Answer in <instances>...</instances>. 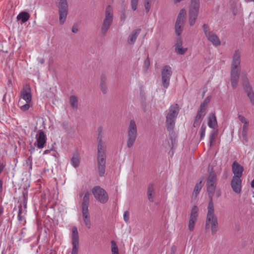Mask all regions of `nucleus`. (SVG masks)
Masks as SVG:
<instances>
[{
  "label": "nucleus",
  "mask_w": 254,
  "mask_h": 254,
  "mask_svg": "<svg viewBox=\"0 0 254 254\" xmlns=\"http://www.w3.org/2000/svg\"><path fill=\"white\" fill-rule=\"evenodd\" d=\"M138 1L139 0H130L131 7L132 10H136Z\"/></svg>",
  "instance_id": "a19ab883"
},
{
  "label": "nucleus",
  "mask_w": 254,
  "mask_h": 254,
  "mask_svg": "<svg viewBox=\"0 0 254 254\" xmlns=\"http://www.w3.org/2000/svg\"><path fill=\"white\" fill-rule=\"evenodd\" d=\"M70 162L72 166L77 168L79 167L80 163V157L79 153L77 152L74 153L70 159Z\"/></svg>",
  "instance_id": "5701e85b"
},
{
  "label": "nucleus",
  "mask_w": 254,
  "mask_h": 254,
  "mask_svg": "<svg viewBox=\"0 0 254 254\" xmlns=\"http://www.w3.org/2000/svg\"><path fill=\"white\" fill-rule=\"evenodd\" d=\"M111 250L112 254H119L118 247L114 241H111Z\"/></svg>",
  "instance_id": "f704fd0d"
},
{
  "label": "nucleus",
  "mask_w": 254,
  "mask_h": 254,
  "mask_svg": "<svg viewBox=\"0 0 254 254\" xmlns=\"http://www.w3.org/2000/svg\"><path fill=\"white\" fill-rule=\"evenodd\" d=\"M30 103L26 102V103L24 104L22 101L19 100L18 106L22 111H26L30 108Z\"/></svg>",
  "instance_id": "2f4dec72"
},
{
  "label": "nucleus",
  "mask_w": 254,
  "mask_h": 254,
  "mask_svg": "<svg viewBox=\"0 0 254 254\" xmlns=\"http://www.w3.org/2000/svg\"><path fill=\"white\" fill-rule=\"evenodd\" d=\"M147 193H154V185L153 184H150L148 185Z\"/></svg>",
  "instance_id": "37998d69"
},
{
  "label": "nucleus",
  "mask_w": 254,
  "mask_h": 254,
  "mask_svg": "<svg viewBox=\"0 0 254 254\" xmlns=\"http://www.w3.org/2000/svg\"><path fill=\"white\" fill-rule=\"evenodd\" d=\"M249 129V126H243L242 127V136L243 138V143L245 145H247L248 142V130Z\"/></svg>",
  "instance_id": "c85d7f7f"
},
{
  "label": "nucleus",
  "mask_w": 254,
  "mask_h": 254,
  "mask_svg": "<svg viewBox=\"0 0 254 254\" xmlns=\"http://www.w3.org/2000/svg\"><path fill=\"white\" fill-rule=\"evenodd\" d=\"M141 32L140 28H137L133 30L131 33L129 35L127 38V43L129 45H133L136 40Z\"/></svg>",
  "instance_id": "4be33fe9"
},
{
  "label": "nucleus",
  "mask_w": 254,
  "mask_h": 254,
  "mask_svg": "<svg viewBox=\"0 0 254 254\" xmlns=\"http://www.w3.org/2000/svg\"><path fill=\"white\" fill-rule=\"evenodd\" d=\"M216 173L213 171L210 172L207 179L206 187L209 201L212 202H213V197L216 189Z\"/></svg>",
  "instance_id": "0eeeda50"
},
{
  "label": "nucleus",
  "mask_w": 254,
  "mask_h": 254,
  "mask_svg": "<svg viewBox=\"0 0 254 254\" xmlns=\"http://www.w3.org/2000/svg\"><path fill=\"white\" fill-rule=\"evenodd\" d=\"M70 104L72 108L76 109L78 106L77 98L74 95L70 97Z\"/></svg>",
  "instance_id": "473e14b6"
},
{
  "label": "nucleus",
  "mask_w": 254,
  "mask_h": 254,
  "mask_svg": "<svg viewBox=\"0 0 254 254\" xmlns=\"http://www.w3.org/2000/svg\"><path fill=\"white\" fill-rule=\"evenodd\" d=\"M2 181L0 180V192L2 191Z\"/></svg>",
  "instance_id": "4d7b16f0"
},
{
  "label": "nucleus",
  "mask_w": 254,
  "mask_h": 254,
  "mask_svg": "<svg viewBox=\"0 0 254 254\" xmlns=\"http://www.w3.org/2000/svg\"><path fill=\"white\" fill-rule=\"evenodd\" d=\"M180 111L178 104L171 105L166 114V126L168 131H173Z\"/></svg>",
  "instance_id": "20e7f679"
},
{
  "label": "nucleus",
  "mask_w": 254,
  "mask_h": 254,
  "mask_svg": "<svg viewBox=\"0 0 254 254\" xmlns=\"http://www.w3.org/2000/svg\"><path fill=\"white\" fill-rule=\"evenodd\" d=\"M232 170L234 174V176L236 178H241L243 175L244 168L240 165L237 161H234L232 165Z\"/></svg>",
  "instance_id": "a211bd4d"
},
{
  "label": "nucleus",
  "mask_w": 254,
  "mask_h": 254,
  "mask_svg": "<svg viewBox=\"0 0 254 254\" xmlns=\"http://www.w3.org/2000/svg\"><path fill=\"white\" fill-rule=\"evenodd\" d=\"M78 31V28L76 25H74L72 27V32L76 33Z\"/></svg>",
  "instance_id": "3c124183"
},
{
  "label": "nucleus",
  "mask_w": 254,
  "mask_h": 254,
  "mask_svg": "<svg viewBox=\"0 0 254 254\" xmlns=\"http://www.w3.org/2000/svg\"><path fill=\"white\" fill-rule=\"evenodd\" d=\"M154 193H149L147 194L148 199L150 202H153L154 200Z\"/></svg>",
  "instance_id": "09e8293b"
},
{
  "label": "nucleus",
  "mask_w": 254,
  "mask_h": 254,
  "mask_svg": "<svg viewBox=\"0 0 254 254\" xmlns=\"http://www.w3.org/2000/svg\"><path fill=\"white\" fill-rule=\"evenodd\" d=\"M182 46V41L180 37H178L177 38V42L175 45V47H180Z\"/></svg>",
  "instance_id": "49530a36"
},
{
  "label": "nucleus",
  "mask_w": 254,
  "mask_h": 254,
  "mask_svg": "<svg viewBox=\"0 0 254 254\" xmlns=\"http://www.w3.org/2000/svg\"><path fill=\"white\" fill-rule=\"evenodd\" d=\"M36 141L35 145L39 148H43L45 147L47 141L46 135L42 130H40L36 135Z\"/></svg>",
  "instance_id": "dca6fc26"
},
{
  "label": "nucleus",
  "mask_w": 254,
  "mask_h": 254,
  "mask_svg": "<svg viewBox=\"0 0 254 254\" xmlns=\"http://www.w3.org/2000/svg\"><path fill=\"white\" fill-rule=\"evenodd\" d=\"M4 168V166L3 165V164H0V173L2 172V171L3 170Z\"/></svg>",
  "instance_id": "13d9d810"
},
{
  "label": "nucleus",
  "mask_w": 254,
  "mask_h": 254,
  "mask_svg": "<svg viewBox=\"0 0 254 254\" xmlns=\"http://www.w3.org/2000/svg\"><path fill=\"white\" fill-rule=\"evenodd\" d=\"M4 209L3 206L0 204V216L3 213Z\"/></svg>",
  "instance_id": "864d4df0"
},
{
  "label": "nucleus",
  "mask_w": 254,
  "mask_h": 254,
  "mask_svg": "<svg viewBox=\"0 0 254 254\" xmlns=\"http://www.w3.org/2000/svg\"><path fill=\"white\" fill-rule=\"evenodd\" d=\"M126 14H125V12H124V13L122 14L121 16V20H123V21H124L125 20V19H126Z\"/></svg>",
  "instance_id": "5fc2aeb1"
},
{
  "label": "nucleus",
  "mask_w": 254,
  "mask_h": 254,
  "mask_svg": "<svg viewBox=\"0 0 254 254\" xmlns=\"http://www.w3.org/2000/svg\"><path fill=\"white\" fill-rule=\"evenodd\" d=\"M199 0H191L189 10V23L190 26L194 24L198 16Z\"/></svg>",
  "instance_id": "6e6552de"
},
{
  "label": "nucleus",
  "mask_w": 254,
  "mask_h": 254,
  "mask_svg": "<svg viewBox=\"0 0 254 254\" xmlns=\"http://www.w3.org/2000/svg\"><path fill=\"white\" fill-rule=\"evenodd\" d=\"M51 150H45L43 152V155L47 154L50 153Z\"/></svg>",
  "instance_id": "6e6d98bb"
},
{
  "label": "nucleus",
  "mask_w": 254,
  "mask_h": 254,
  "mask_svg": "<svg viewBox=\"0 0 254 254\" xmlns=\"http://www.w3.org/2000/svg\"><path fill=\"white\" fill-rule=\"evenodd\" d=\"M241 122L244 124L243 126H249V122L242 115H239L238 117Z\"/></svg>",
  "instance_id": "4c0bfd02"
},
{
  "label": "nucleus",
  "mask_w": 254,
  "mask_h": 254,
  "mask_svg": "<svg viewBox=\"0 0 254 254\" xmlns=\"http://www.w3.org/2000/svg\"><path fill=\"white\" fill-rule=\"evenodd\" d=\"M206 128V126H205L204 125L201 126L200 127V140H202L204 138L205 135Z\"/></svg>",
  "instance_id": "58836bf2"
},
{
  "label": "nucleus",
  "mask_w": 254,
  "mask_h": 254,
  "mask_svg": "<svg viewBox=\"0 0 254 254\" xmlns=\"http://www.w3.org/2000/svg\"><path fill=\"white\" fill-rule=\"evenodd\" d=\"M98 131L97 166L99 175L103 176L105 172L106 145L102 140V127H99Z\"/></svg>",
  "instance_id": "f257e3e1"
},
{
  "label": "nucleus",
  "mask_w": 254,
  "mask_h": 254,
  "mask_svg": "<svg viewBox=\"0 0 254 254\" xmlns=\"http://www.w3.org/2000/svg\"><path fill=\"white\" fill-rule=\"evenodd\" d=\"M90 199V193L86 192L83 198L82 201V209H88Z\"/></svg>",
  "instance_id": "cd10ccee"
},
{
  "label": "nucleus",
  "mask_w": 254,
  "mask_h": 254,
  "mask_svg": "<svg viewBox=\"0 0 254 254\" xmlns=\"http://www.w3.org/2000/svg\"><path fill=\"white\" fill-rule=\"evenodd\" d=\"M172 74V70L170 66H164L161 72V80L163 87L166 89L169 86Z\"/></svg>",
  "instance_id": "4468645a"
},
{
  "label": "nucleus",
  "mask_w": 254,
  "mask_h": 254,
  "mask_svg": "<svg viewBox=\"0 0 254 254\" xmlns=\"http://www.w3.org/2000/svg\"><path fill=\"white\" fill-rule=\"evenodd\" d=\"M217 217L214 213L213 202L209 201L207 206V212L205 220V230L208 232L210 229L211 234H215L218 230Z\"/></svg>",
  "instance_id": "7ed1b4c3"
},
{
  "label": "nucleus",
  "mask_w": 254,
  "mask_h": 254,
  "mask_svg": "<svg viewBox=\"0 0 254 254\" xmlns=\"http://www.w3.org/2000/svg\"><path fill=\"white\" fill-rule=\"evenodd\" d=\"M183 25L175 24V32L177 35L180 36L181 34L183 31Z\"/></svg>",
  "instance_id": "c9c22d12"
},
{
  "label": "nucleus",
  "mask_w": 254,
  "mask_h": 254,
  "mask_svg": "<svg viewBox=\"0 0 254 254\" xmlns=\"http://www.w3.org/2000/svg\"><path fill=\"white\" fill-rule=\"evenodd\" d=\"M92 193L96 199L100 203H105L108 200L109 197L107 192L99 186L94 187Z\"/></svg>",
  "instance_id": "f8f14e48"
},
{
  "label": "nucleus",
  "mask_w": 254,
  "mask_h": 254,
  "mask_svg": "<svg viewBox=\"0 0 254 254\" xmlns=\"http://www.w3.org/2000/svg\"><path fill=\"white\" fill-rule=\"evenodd\" d=\"M211 100V97L210 96H207L203 103H202L200 104V108L202 109H204V110L206 111L207 107L208 104V103L210 102Z\"/></svg>",
  "instance_id": "72a5a7b5"
},
{
  "label": "nucleus",
  "mask_w": 254,
  "mask_h": 254,
  "mask_svg": "<svg viewBox=\"0 0 254 254\" xmlns=\"http://www.w3.org/2000/svg\"><path fill=\"white\" fill-rule=\"evenodd\" d=\"M236 12H236V10H235H235H234V11H233V13H234V15H236Z\"/></svg>",
  "instance_id": "680f3d73"
},
{
  "label": "nucleus",
  "mask_w": 254,
  "mask_h": 254,
  "mask_svg": "<svg viewBox=\"0 0 254 254\" xmlns=\"http://www.w3.org/2000/svg\"><path fill=\"white\" fill-rule=\"evenodd\" d=\"M26 207V204L25 205V208Z\"/></svg>",
  "instance_id": "69168bd1"
},
{
  "label": "nucleus",
  "mask_w": 254,
  "mask_h": 254,
  "mask_svg": "<svg viewBox=\"0 0 254 254\" xmlns=\"http://www.w3.org/2000/svg\"><path fill=\"white\" fill-rule=\"evenodd\" d=\"M137 136V126L135 121L131 120L127 128V146L128 148H131L134 144Z\"/></svg>",
  "instance_id": "39448f33"
},
{
  "label": "nucleus",
  "mask_w": 254,
  "mask_h": 254,
  "mask_svg": "<svg viewBox=\"0 0 254 254\" xmlns=\"http://www.w3.org/2000/svg\"><path fill=\"white\" fill-rule=\"evenodd\" d=\"M22 98L27 103H31V94L27 90L23 91L21 94Z\"/></svg>",
  "instance_id": "7c9ffc66"
},
{
  "label": "nucleus",
  "mask_w": 254,
  "mask_h": 254,
  "mask_svg": "<svg viewBox=\"0 0 254 254\" xmlns=\"http://www.w3.org/2000/svg\"><path fill=\"white\" fill-rule=\"evenodd\" d=\"M218 129H213L210 132L209 140V147L211 148L215 142V139L218 135Z\"/></svg>",
  "instance_id": "393cba45"
},
{
  "label": "nucleus",
  "mask_w": 254,
  "mask_h": 254,
  "mask_svg": "<svg viewBox=\"0 0 254 254\" xmlns=\"http://www.w3.org/2000/svg\"><path fill=\"white\" fill-rule=\"evenodd\" d=\"M241 52L236 50L232 57L231 65V83L233 89H236L239 82L240 74Z\"/></svg>",
  "instance_id": "f03ea898"
},
{
  "label": "nucleus",
  "mask_w": 254,
  "mask_h": 254,
  "mask_svg": "<svg viewBox=\"0 0 254 254\" xmlns=\"http://www.w3.org/2000/svg\"><path fill=\"white\" fill-rule=\"evenodd\" d=\"M202 29L207 39L214 46H218L221 45V41L219 37L213 32L210 31L209 26L206 24L202 26Z\"/></svg>",
  "instance_id": "1a4fd4ad"
},
{
  "label": "nucleus",
  "mask_w": 254,
  "mask_h": 254,
  "mask_svg": "<svg viewBox=\"0 0 254 254\" xmlns=\"http://www.w3.org/2000/svg\"><path fill=\"white\" fill-rule=\"evenodd\" d=\"M37 61L41 64H44L45 63V60L43 58H38Z\"/></svg>",
  "instance_id": "603ef678"
},
{
  "label": "nucleus",
  "mask_w": 254,
  "mask_h": 254,
  "mask_svg": "<svg viewBox=\"0 0 254 254\" xmlns=\"http://www.w3.org/2000/svg\"><path fill=\"white\" fill-rule=\"evenodd\" d=\"M71 243L72 245L71 254H78L79 249V236L76 226H73L72 228Z\"/></svg>",
  "instance_id": "9d476101"
},
{
  "label": "nucleus",
  "mask_w": 254,
  "mask_h": 254,
  "mask_svg": "<svg viewBox=\"0 0 254 254\" xmlns=\"http://www.w3.org/2000/svg\"><path fill=\"white\" fill-rule=\"evenodd\" d=\"M186 10L185 9H182L178 14L176 24L183 25L186 18Z\"/></svg>",
  "instance_id": "b1692460"
},
{
  "label": "nucleus",
  "mask_w": 254,
  "mask_h": 254,
  "mask_svg": "<svg viewBox=\"0 0 254 254\" xmlns=\"http://www.w3.org/2000/svg\"><path fill=\"white\" fill-rule=\"evenodd\" d=\"M59 22L60 24H63L66 18L68 5L66 0H60L59 5Z\"/></svg>",
  "instance_id": "ddd939ff"
},
{
  "label": "nucleus",
  "mask_w": 254,
  "mask_h": 254,
  "mask_svg": "<svg viewBox=\"0 0 254 254\" xmlns=\"http://www.w3.org/2000/svg\"><path fill=\"white\" fill-rule=\"evenodd\" d=\"M242 80L244 89L247 94L251 103L254 105V92L252 86L250 84L249 79L247 76V73L246 72H242Z\"/></svg>",
  "instance_id": "9b49d317"
},
{
  "label": "nucleus",
  "mask_w": 254,
  "mask_h": 254,
  "mask_svg": "<svg viewBox=\"0 0 254 254\" xmlns=\"http://www.w3.org/2000/svg\"><path fill=\"white\" fill-rule=\"evenodd\" d=\"M251 187L254 188V179H253L251 182Z\"/></svg>",
  "instance_id": "bf43d9fd"
},
{
  "label": "nucleus",
  "mask_w": 254,
  "mask_h": 254,
  "mask_svg": "<svg viewBox=\"0 0 254 254\" xmlns=\"http://www.w3.org/2000/svg\"><path fill=\"white\" fill-rule=\"evenodd\" d=\"M129 218V212L126 211L124 214V219L126 222H127Z\"/></svg>",
  "instance_id": "c03bdc74"
},
{
  "label": "nucleus",
  "mask_w": 254,
  "mask_h": 254,
  "mask_svg": "<svg viewBox=\"0 0 254 254\" xmlns=\"http://www.w3.org/2000/svg\"><path fill=\"white\" fill-rule=\"evenodd\" d=\"M34 150H35L34 147H33V148L31 149V152H32V151H33Z\"/></svg>",
  "instance_id": "052dcab7"
},
{
  "label": "nucleus",
  "mask_w": 254,
  "mask_h": 254,
  "mask_svg": "<svg viewBox=\"0 0 254 254\" xmlns=\"http://www.w3.org/2000/svg\"><path fill=\"white\" fill-rule=\"evenodd\" d=\"M83 220L85 226L90 229L91 226L89 209H82Z\"/></svg>",
  "instance_id": "412c9836"
},
{
  "label": "nucleus",
  "mask_w": 254,
  "mask_h": 254,
  "mask_svg": "<svg viewBox=\"0 0 254 254\" xmlns=\"http://www.w3.org/2000/svg\"><path fill=\"white\" fill-rule=\"evenodd\" d=\"M106 77L104 75H102L101 77L100 85L101 90L104 94H106L108 92V87L106 85Z\"/></svg>",
  "instance_id": "a878e982"
},
{
  "label": "nucleus",
  "mask_w": 254,
  "mask_h": 254,
  "mask_svg": "<svg viewBox=\"0 0 254 254\" xmlns=\"http://www.w3.org/2000/svg\"><path fill=\"white\" fill-rule=\"evenodd\" d=\"M220 195V192L217 193V196H219Z\"/></svg>",
  "instance_id": "e2e57ef3"
},
{
  "label": "nucleus",
  "mask_w": 254,
  "mask_h": 254,
  "mask_svg": "<svg viewBox=\"0 0 254 254\" xmlns=\"http://www.w3.org/2000/svg\"><path fill=\"white\" fill-rule=\"evenodd\" d=\"M26 211L24 209H23L22 208V206L20 205L19 206V210H18V215H25Z\"/></svg>",
  "instance_id": "de8ad7c7"
},
{
  "label": "nucleus",
  "mask_w": 254,
  "mask_h": 254,
  "mask_svg": "<svg viewBox=\"0 0 254 254\" xmlns=\"http://www.w3.org/2000/svg\"><path fill=\"white\" fill-rule=\"evenodd\" d=\"M151 1V0H144V6L146 13L148 12L150 9Z\"/></svg>",
  "instance_id": "ea45409f"
},
{
  "label": "nucleus",
  "mask_w": 254,
  "mask_h": 254,
  "mask_svg": "<svg viewBox=\"0 0 254 254\" xmlns=\"http://www.w3.org/2000/svg\"><path fill=\"white\" fill-rule=\"evenodd\" d=\"M203 185L202 184V180L199 181L195 185L192 195L193 196L196 197L197 194L199 193L200 190L202 188Z\"/></svg>",
  "instance_id": "c756f323"
},
{
  "label": "nucleus",
  "mask_w": 254,
  "mask_h": 254,
  "mask_svg": "<svg viewBox=\"0 0 254 254\" xmlns=\"http://www.w3.org/2000/svg\"><path fill=\"white\" fill-rule=\"evenodd\" d=\"M25 215H18V219L20 223H25V219L24 217Z\"/></svg>",
  "instance_id": "a18cd8bd"
},
{
  "label": "nucleus",
  "mask_w": 254,
  "mask_h": 254,
  "mask_svg": "<svg viewBox=\"0 0 254 254\" xmlns=\"http://www.w3.org/2000/svg\"><path fill=\"white\" fill-rule=\"evenodd\" d=\"M206 114V111L200 108H199L196 113V115L194 118V120L193 124V127H195L200 124L203 118L205 116Z\"/></svg>",
  "instance_id": "6ab92c4d"
},
{
  "label": "nucleus",
  "mask_w": 254,
  "mask_h": 254,
  "mask_svg": "<svg viewBox=\"0 0 254 254\" xmlns=\"http://www.w3.org/2000/svg\"><path fill=\"white\" fill-rule=\"evenodd\" d=\"M113 20L112 8L108 5L106 9L105 16L102 22L101 34L102 36H106L108 30L110 28Z\"/></svg>",
  "instance_id": "423d86ee"
},
{
  "label": "nucleus",
  "mask_w": 254,
  "mask_h": 254,
  "mask_svg": "<svg viewBox=\"0 0 254 254\" xmlns=\"http://www.w3.org/2000/svg\"><path fill=\"white\" fill-rule=\"evenodd\" d=\"M242 180L240 178L233 177L231 182V187L233 191L237 194L241 193L242 191Z\"/></svg>",
  "instance_id": "f3484780"
},
{
  "label": "nucleus",
  "mask_w": 254,
  "mask_h": 254,
  "mask_svg": "<svg viewBox=\"0 0 254 254\" xmlns=\"http://www.w3.org/2000/svg\"><path fill=\"white\" fill-rule=\"evenodd\" d=\"M144 65L147 68L150 66V60L148 57L144 61Z\"/></svg>",
  "instance_id": "8fccbe9b"
},
{
  "label": "nucleus",
  "mask_w": 254,
  "mask_h": 254,
  "mask_svg": "<svg viewBox=\"0 0 254 254\" xmlns=\"http://www.w3.org/2000/svg\"><path fill=\"white\" fill-rule=\"evenodd\" d=\"M26 163L29 167V170L32 169V159L31 156H30L26 161Z\"/></svg>",
  "instance_id": "79ce46f5"
},
{
  "label": "nucleus",
  "mask_w": 254,
  "mask_h": 254,
  "mask_svg": "<svg viewBox=\"0 0 254 254\" xmlns=\"http://www.w3.org/2000/svg\"><path fill=\"white\" fill-rule=\"evenodd\" d=\"M30 18L29 14L25 11H22L20 12L17 16V19L18 20H21V23H23L29 20Z\"/></svg>",
  "instance_id": "bb28decb"
},
{
  "label": "nucleus",
  "mask_w": 254,
  "mask_h": 254,
  "mask_svg": "<svg viewBox=\"0 0 254 254\" xmlns=\"http://www.w3.org/2000/svg\"><path fill=\"white\" fill-rule=\"evenodd\" d=\"M208 126L213 129H217V121L215 113H210L208 117Z\"/></svg>",
  "instance_id": "aec40b11"
},
{
  "label": "nucleus",
  "mask_w": 254,
  "mask_h": 254,
  "mask_svg": "<svg viewBox=\"0 0 254 254\" xmlns=\"http://www.w3.org/2000/svg\"><path fill=\"white\" fill-rule=\"evenodd\" d=\"M198 211L199 209L196 205H194L191 209L188 225L189 229L191 232L193 231L194 229L198 217Z\"/></svg>",
  "instance_id": "2eb2a0df"
},
{
  "label": "nucleus",
  "mask_w": 254,
  "mask_h": 254,
  "mask_svg": "<svg viewBox=\"0 0 254 254\" xmlns=\"http://www.w3.org/2000/svg\"><path fill=\"white\" fill-rule=\"evenodd\" d=\"M187 48H184L182 46L175 47V51L179 55H184L187 51Z\"/></svg>",
  "instance_id": "e433bc0d"
},
{
  "label": "nucleus",
  "mask_w": 254,
  "mask_h": 254,
  "mask_svg": "<svg viewBox=\"0 0 254 254\" xmlns=\"http://www.w3.org/2000/svg\"><path fill=\"white\" fill-rule=\"evenodd\" d=\"M250 1H254V0H250Z\"/></svg>",
  "instance_id": "0e129e2a"
}]
</instances>
